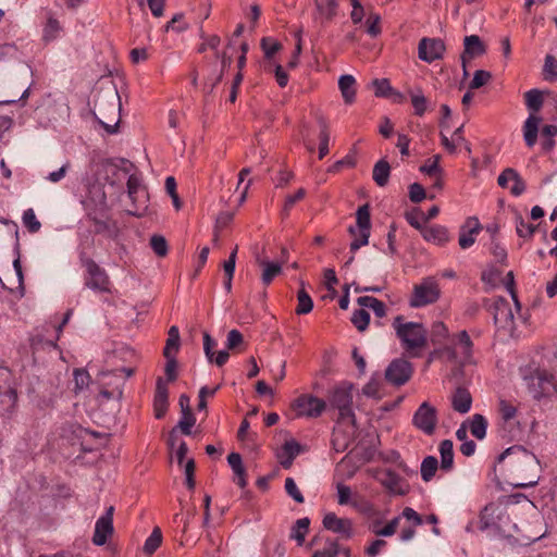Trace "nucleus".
I'll return each mask as SVG.
<instances>
[{"instance_id": "obj_1", "label": "nucleus", "mask_w": 557, "mask_h": 557, "mask_svg": "<svg viewBox=\"0 0 557 557\" xmlns=\"http://www.w3.org/2000/svg\"><path fill=\"white\" fill-rule=\"evenodd\" d=\"M508 459V466L519 474L520 481L513 482L516 487H532L539 481V460L535 455L522 446H511L498 456V462Z\"/></svg>"}, {"instance_id": "obj_2", "label": "nucleus", "mask_w": 557, "mask_h": 557, "mask_svg": "<svg viewBox=\"0 0 557 557\" xmlns=\"http://www.w3.org/2000/svg\"><path fill=\"white\" fill-rule=\"evenodd\" d=\"M392 326L403 348L412 357H418L419 350L424 348L428 343V334L423 324L407 322L403 315H397L394 318Z\"/></svg>"}, {"instance_id": "obj_3", "label": "nucleus", "mask_w": 557, "mask_h": 557, "mask_svg": "<svg viewBox=\"0 0 557 557\" xmlns=\"http://www.w3.org/2000/svg\"><path fill=\"white\" fill-rule=\"evenodd\" d=\"M121 103L117 92L98 95L92 114L108 134H115L121 121Z\"/></svg>"}, {"instance_id": "obj_4", "label": "nucleus", "mask_w": 557, "mask_h": 557, "mask_svg": "<svg viewBox=\"0 0 557 557\" xmlns=\"http://www.w3.org/2000/svg\"><path fill=\"white\" fill-rule=\"evenodd\" d=\"M525 106L530 111L529 116L522 125L523 140L529 148L535 146L542 117L537 114L543 107V92L539 89H531L524 94Z\"/></svg>"}, {"instance_id": "obj_5", "label": "nucleus", "mask_w": 557, "mask_h": 557, "mask_svg": "<svg viewBox=\"0 0 557 557\" xmlns=\"http://www.w3.org/2000/svg\"><path fill=\"white\" fill-rule=\"evenodd\" d=\"M524 381L530 395L536 400L557 396V380L545 369H535L524 376Z\"/></svg>"}, {"instance_id": "obj_6", "label": "nucleus", "mask_w": 557, "mask_h": 557, "mask_svg": "<svg viewBox=\"0 0 557 557\" xmlns=\"http://www.w3.org/2000/svg\"><path fill=\"white\" fill-rule=\"evenodd\" d=\"M81 264L85 268V287L96 293H111V280L107 271L95 260L87 257L85 252L79 256Z\"/></svg>"}, {"instance_id": "obj_7", "label": "nucleus", "mask_w": 557, "mask_h": 557, "mask_svg": "<svg viewBox=\"0 0 557 557\" xmlns=\"http://www.w3.org/2000/svg\"><path fill=\"white\" fill-rule=\"evenodd\" d=\"M352 384L341 382L329 393V405L331 408L338 410L341 420H348L355 424V413L352 411Z\"/></svg>"}, {"instance_id": "obj_8", "label": "nucleus", "mask_w": 557, "mask_h": 557, "mask_svg": "<svg viewBox=\"0 0 557 557\" xmlns=\"http://www.w3.org/2000/svg\"><path fill=\"white\" fill-rule=\"evenodd\" d=\"M371 230L370 207L368 203L358 208L356 212V225L349 226L348 232L352 236L350 251L356 252L368 245Z\"/></svg>"}, {"instance_id": "obj_9", "label": "nucleus", "mask_w": 557, "mask_h": 557, "mask_svg": "<svg viewBox=\"0 0 557 557\" xmlns=\"http://www.w3.org/2000/svg\"><path fill=\"white\" fill-rule=\"evenodd\" d=\"M440 294L437 282L432 277H426L420 284L414 285L409 305L411 308L431 305L440 298Z\"/></svg>"}, {"instance_id": "obj_10", "label": "nucleus", "mask_w": 557, "mask_h": 557, "mask_svg": "<svg viewBox=\"0 0 557 557\" xmlns=\"http://www.w3.org/2000/svg\"><path fill=\"white\" fill-rule=\"evenodd\" d=\"M490 311L493 314L494 323L498 330L505 331L510 336L513 335L516 330L515 313L509 301L499 297L493 301Z\"/></svg>"}, {"instance_id": "obj_11", "label": "nucleus", "mask_w": 557, "mask_h": 557, "mask_svg": "<svg viewBox=\"0 0 557 557\" xmlns=\"http://www.w3.org/2000/svg\"><path fill=\"white\" fill-rule=\"evenodd\" d=\"M293 409L299 417L318 418L326 409V403L313 395L304 394L294 400Z\"/></svg>"}, {"instance_id": "obj_12", "label": "nucleus", "mask_w": 557, "mask_h": 557, "mask_svg": "<svg viewBox=\"0 0 557 557\" xmlns=\"http://www.w3.org/2000/svg\"><path fill=\"white\" fill-rule=\"evenodd\" d=\"M412 424L426 435H432L437 424V411L428 401L422 403L412 417Z\"/></svg>"}, {"instance_id": "obj_13", "label": "nucleus", "mask_w": 557, "mask_h": 557, "mask_svg": "<svg viewBox=\"0 0 557 557\" xmlns=\"http://www.w3.org/2000/svg\"><path fill=\"white\" fill-rule=\"evenodd\" d=\"M412 375V364L403 358L394 359L385 370V379L395 386L406 384Z\"/></svg>"}, {"instance_id": "obj_14", "label": "nucleus", "mask_w": 557, "mask_h": 557, "mask_svg": "<svg viewBox=\"0 0 557 557\" xmlns=\"http://www.w3.org/2000/svg\"><path fill=\"white\" fill-rule=\"evenodd\" d=\"M313 4L312 18L314 25L320 30L337 15L339 0H313Z\"/></svg>"}, {"instance_id": "obj_15", "label": "nucleus", "mask_w": 557, "mask_h": 557, "mask_svg": "<svg viewBox=\"0 0 557 557\" xmlns=\"http://www.w3.org/2000/svg\"><path fill=\"white\" fill-rule=\"evenodd\" d=\"M444 52L445 45L443 40L438 38H422L418 46V55L426 63L442 59Z\"/></svg>"}, {"instance_id": "obj_16", "label": "nucleus", "mask_w": 557, "mask_h": 557, "mask_svg": "<svg viewBox=\"0 0 557 557\" xmlns=\"http://www.w3.org/2000/svg\"><path fill=\"white\" fill-rule=\"evenodd\" d=\"M113 512L114 507L110 506L106 513L96 521L92 543L97 546H102L107 543L108 539L113 533Z\"/></svg>"}, {"instance_id": "obj_17", "label": "nucleus", "mask_w": 557, "mask_h": 557, "mask_svg": "<svg viewBox=\"0 0 557 557\" xmlns=\"http://www.w3.org/2000/svg\"><path fill=\"white\" fill-rule=\"evenodd\" d=\"M322 523L326 530L344 539H350L354 535L352 521L348 518H339L334 512L325 513Z\"/></svg>"}, {"instance_id": "obj_18", "label": "nucleus", "mask_w": 557, "mask_h": 557, "mask_svg": "<svg viewBox=\"0 0 557 557\" xmlns=\"http://www.w3.org/2000/svg\"><path fill=\"white\" fill-rule=\"evenodd\" d=\"M17 399L18 396L14 386L11 384L0 386V416L3 419L10 420L15 414Z\"/></svg>"}, {"instance_id": "obj_19", "label": "nucleus", "mask_w": 557, "mask_h": 557, "mask_svg": "<svg viewBox=\"0 0 557 557\" xmlns=\"http://www.w3.org/2000/svg\"><path fill=\"white\" fill-rule=\"evenodd\" d=\"M255 261L262 270L261 282L265 286L270 285L274 277L282 273V262L270 261L263 251L255 255Z\"/></svg>"}, {"instance_id": "obj_20", "label": "nucleus", "mask_w": 557, "mask_h": 557, "mask_svg": "<svg viewBox=\"0 0 557 557\" xmlns=\"http://www.w3.org/2000/svg\"><path fill=\"white\" fill-rule=\"evenodd\" d=\"M463 53L461 54V63L463 75L467 76V62L471 59L482 55L486 52V48L478 35L466 36L463 39Z\"/></svg>"}, {"instance_id": "obj_21", "label": "nucleus", "mask_w": 557, "mask_h": 557, "mask_svg": "<svg viewBox=\"0 0 557 557\" xmlns=\"http://www.w3.org/2000/svg\"><path fill=\"white\" fill-rule=\"evenodd\" d=\"M503 518L504 510L495 504H488L481 511L479 529L482 531L487 529L498 530L500 528V520Z\"/></svg>"}, {"instance_id": "obj_22", "label": "nucleus", "mask_w": 557, "mask_h": 557, "mask_svg": "<svg viewBox=\"0 0 557 557\" xmlns=\"http://www.w3.org/2000/svg\"><path fill=\"white\" fill-rule=\"evenodd\" d=\"M379 481L393 495L403 496L409 492V484L394 471H385Z\"/></svg>"}, {"instance_id": "obj_23", "label": "nucleus", "mask_w": 557, "mask_h": 557, "mask_svg": "<svg viewBox=\"0 0 557 557\" xmlns=\"http://www.w3.org/2000/svg\"><path fill=\"white\" fill-rule=\"evenodd\" d=\"M169 407V391L163 377H158L153 398V410L157 419H162Z\"/></svg>"}, {"instance_id": "obj_24", "label": "nucleus", "mask_w": 557, "mask_h": 557, "mask_svg": "<svg viewBox=\"0 0 557 557\" xmlns=\"http://www.w3.org/2000/svg\"><path fill=\"white\" fill-rule=\"evenodd\" d=\"M482 226L474 216L467 219L466 223L460 227L458 244L460 248L468 249L475 243V236Z\"/></svg>"}, {"instance_id": "obj_25", "label": "nucleus", "mask_w": 557, "mask_h": 557, "mask_svg": "<svg viewBox=\"0 0 557 557\" xmlns=\"http://www.w3.org/2000/svg\"><path fill=\"white\" fill-rule=\"evenodd\" d=\"M450 403L456 412L465 414L471 409L472 396L467 388L457 387L451 394Z\"/></svg>"}, {"instance_id": "obj_26", "label": "nucleus", "mask_w": 557, "mask_h": 557, "mask_svg": "<svg viewBox=\"0 0 557 557\" xmlns=\"http://www.w3.org/2000/svg\"><path fill=\"white\" fill-rule=\"evenodd\" d=\"M301 446L295 440L286 441L277 453V459L284 469L292 467L294 459L300 454Z\"/></svg>"}, {"instance_id": "obj_27", "label": "nucleus", "mask_w": 557, "mask_h": 557, "mask_svg": "<svg viewBox=\"0 0 557 557\" xmlns=\"http://www.w3.org/2000/svg\"><path fill=\"white\" fill-rule=\"evenodd\" d=\"M422 237L430 243L442 246L449 240V234L446 227L442 225L424 226L421 231Z\"/></svg>"}, {"instance_id": "obj_28", "label": "nucleus", "mask_w": 557, "mask_h": 557, "mask_svg": "<svg viewBox=\"0 0 557 557\" xmlns=\"http://www.w3.org/2000/svg\"><path fill=\"white\" fill-rule=\"evenodd\" d=\"M227 462L233 470V481L242 488L247 485L246 469L243 465L242 456L238 453H231L227 456Z\"/></svg>"}, {"instance_id": "obj_29", "label": "nucleus", "mask_w": 557, "mask_h": 557, "mask_svg": "<svg viewBox=\"0 0 557 557\" xmlns=\"http://www.w3.org/2000/svg\"><path fill=\"white\" fill-rule=\"evenodd\" d=\"M338 88L345 103L351 104L356 99V79L352 75L345 74L338 79Z\"/></svg>"}, {"instance_id": "obj_30", "label": "nucleus", "mask_w": 557, "mask_h": 557, "mask_svg": "<svg viewBox=\"0 0 557 557\" xmlns=\"http://www.w3.org/2000/svg\"><path fill=\"white\" fill-rule=\"evenodd\" d=\"M441 455V469L443 471H450L454 467V445L450 440H444L440 444Z\"/></svg>"}, {"instance_id": "obj_31", "label": "nucleus", "mask_w": 557, "mask_h": 557, "mask_svg": "<svg viewBox=\"0 0 557 557\" xmlns=\"http://www.w3.org/2000/svg\"><path fill=\"white\" fill-rule=\"evenodd\" d=\"M62 29L61 23L52 14H49L42 29V40L45 42L55 40L62 33Z\"/></svg>"}, {"instance_id": "obj_32", "label": "nucleus", "mask_w": 557, "mask_h": 557, "mask_svg": "<svg viewBox=\"0 0 557 557\" xmlns=\"http://www.w3.org/2000/svg\"><path fill=\"white\" fill-rule=\"evenodd\" d=\"M389 174L391 166L386 160L382 159L374 164L372 177L377 186L384 187L388 183Z\"/></svg>"}, {"instance_id": "obj_33", "label": "nucleus", "mask_w": 557, "mask_h": 557, "mask_svg": "<svg viewBox=\"0 0 557 557\" xmlns=\"http://www.w3.org/2000/svg\"><path fill=\"white\" fill-rule=\"evenodd\" d=\"M310 519L305 517L296 520L290 530L289 537L295 540L299 546L304 545L306 534L308 533Z\"/></svg>"}, {"instance_id": "obj_34", "label": "nucleus", "mask_w": 557, "mask_h": 557, "mask_svg": "<svg viewBox=\"0 0 557 557\" xmlns=\"http://www.w3.org/2000/svg\"><path fill=\"white\" fill-rule=\"evenodd\" d=\"M456 341H457V345L459 346V349H460V355H461V358L465 362H470L471 358H472V347H473V343L468 334L467 331H460L457 335H456Z\"/></svg>"}, {"instance_id": "obj_35", "label": "nucleus", "mask_w": 557, "mask_h": 557, "mask_svg": "<svg viewBox=\"0 0 557 557\" xmlns=\"http://www.w3.org/2000/svg\"><path fill=\"white\" fill-rule=\"evenodd\" d=\"M180 348V331L178 327L173 325L169 330V336L166 339L163 355L165 358H175V354Z\"/></svg>"}, {"instance_id": "obj_36", "label": "nucleus", "mask_w": 557, "mask_h": 557, "mask_svg": "<svg viewBox=\"0 0 557 557\" xmlns=\"http://www.w3.org/2000/svg\"><path fill=\"white\" fill-rule=\"evenodd\" d=\"M123 380L117 379V382H115L111 379L109 382L104 383V387L100 391V396L106 399H121L123 396Z\"/></svg>"}, {"instance_id": "obj_37", "label": "nucleus", "mask_w": 557, "mask_h": 557, "mask_svg": "<svg viewBox=\"0 0 557 557\" xmlns=\"http://www.w3.org/2000/svg\"><path fill=\"white\" fill-rule=\"evenodd\" d=\"M357 302L362 308H370L373 310L376 317L383 318L386 314L385 304L372 296H361L357 299Z\"/></svg>"}, {"instance_id": "obj_38", "label": "nucleus", "mask_w": 557, "mask_h": 557, "mask_svg": "<svg viewBox=\"0 0 557 557\" xmlns=\"http://www.w3.org/2000/svg\"><path fill=\"white\" fill-rule=\"evenodd\" d=\"M471 434L478 438L483 440L486 435L487 421L482 414H474L470 420L467 421Z\"/></svg>"}, {"instance_id": "obj_39", "label": "nucleus", "mask_w": 557, "mask_h": 557, "mask_svg": "<svg viewBox=\"0 0 557 557\" xmlns=\"http://www.w3.org/2000/svg\"><path fill=\"white\" fill-rule=\"evenodd\" d=\"M320 125V145H319V159H323L329 153L330 132L329 125L325 119H319Z\"/></svg>"}, {"instance_id": "obj_40", "label": "nucleus", "mask_w": 557, "mask_h": 557, "mask_svg": "<svg viewBox=\"0 0 557 557\" xmlns=\"http://www.w3.org/2000/svg\"><path fill=\"white\" fill-rule=\"evenodd\" d=\"M301 288L297 293L298 305L296 307L297 314H307L313 309V301L310 295L304 288V282L300 283Z\"/></svg>"}, {"instance_id": "obj_41", "label": "nucleus", "mask_w": 557, "mask_h": 557, "mask_svg": "<svg viewBox=\"0 0 557 557\" xmlns=\"http://www.w3.org/2000/svg\"><path fill=\"white\" fill-rule=\"evenodd\" d=\"M438 468V461L434 456H428L422 460L421 463V476L422 480L429 482L433 479Z\"/></svg>"}, {"instance_id": "obj_42", "label": "nucleus", "mask_w": 557, "mask_h": 557, "mask_svg": "<svg viewBox=\"0 0 557 557\" xmlns=\"http://www.w3.org/2000/svg\"><path fill=\"white\" fill-rule=\"evenodd\" d=\"M543 78L547 82H557V59L546 54L543 65Z\"/></svg>"}, {"instance_id": "obj_43", "label": "nucleus", "mask_w": 557, "mask_h": 557, "mask_svg": "<svg viewBox=\"0 0 557 557\" xmlns=\"http://www.w3.org/2000/svg\"><path fill=\"white\" fill-rule=\"evenodd\" d=\"M162 543V533L160 528L156 527L144 544V552L147 555H152Z\"/></svg>"}, {"instance_id": "obj_44", "label": "nucleus", "mask_w": 557, "mask_h": 557, "mask_svg": "<svg viewBox=\"0 0 557 557\" xmlns=\"http://www.w3.org/2000/svg\"><path fill=\"white\" fill-rule=\"evenodd\" d=\"M410 99L414 110V114L418 116H422L428 110V99L420 90L417 92L411 91Z\"/></svg>"}, {"instance_id": "obj_45", "label": "nucleus", "mask_w": 557, "mask_h": 557, "mask_svg": "<svg viewBox=\"0 0 557 557\" xmlns=\"http://www.w3.org/2000/svg\"><path fill=\"white\" fill-rule=\"evenodd\" d=\"M536 230V226L524 221L521 215L516 216V231L518 236L522 238H531Z\"/></svg>"}, {"instance_id": "obj_46", "label": "nucleus", "mask_w": 557, "mask_h": 557, "mask_svg": "<svg viewBox=\"0 0 557 557\" xmlns=\"http://www.w3.org/2000/svg\"><path fill=\"white\" fill-rule=\"evenodd\" d=\"M370 322V314L364 309L356 310L351 317V323L358 331L363 332L367 330Z\"/></svg>"}, {"instance_id": "obj_47", "label": "nucleus", "mask_w": 557, "mask_h": 557, "mask_svg": "<svg viewBox=\"0 0 557 557\" xmlns=\"http://www.w3.org/2000/svg\"><path fill=\"white\" fill-rule=\"evenodd\" d=\"M502 276V272L494 267H488L481 274V280L488 287L494 288L497 286L498 281Z\"/></svg>"}, {"instance_id": "obj_48", "label": "nucleus", "mask_w": 557, "mask_h": 557, "mask_svg": "<svg viewBox=\"0 0 557 557\" xmlns=\"http://www.w3.org/2000/svg\"><path fill=\"white\" fill-rule=\"evenodd\" d=\"M440 159L441 157L438 154L428 159L426 162L420 166V171L429 176L442 174V169L440 168Z\"/></svg>"}, {"instance_id": "obj_49", "label": "nucleus", "mask_w": 557, "mask_h": 557, "mask_svg": "<svg viewBox=\"0 0 557 557\" xmlns=\"http://www.w3.org/2000/svg\"><path fill=\"white\" fill-rule=\"evenodd\" d=\"M261 48L265 58L271 59L277 51L281 50L282 45L271 37H264L261 39Z\"/></svg>"}, {"instance_id": "obj_50", "label": "nucleus", "mask_w": 557, "mask_h": 557, "mask_svg": "<svg viewBox=\"0 0 557 557\" xmlns=\"http://www.w3.org/2000/svg\"><path fill=\"white\" fill-rule=\"evenodd\" d=\"M448 335H449L448 329L443 322L437 321V322L433 323L432 330H431V337H432L433 343L440 344L444 339H446L448 337Z\"/></svg>"}, {"instance_id": "obj_51", "label": "nucleus", "mask_w": 557, "mask_h": 557, "mask_svg": "<svg viewBox=\"0 0 557 557\" xmlns=\"http://www.w3.org/2000/svg\"><path fill=\"white\" fill-rule=\"evenodd\" d=\"M22 220H23L25 227H27V230L30 233H36L41 227V224L37 220L36 214L33 209L25 210L23 213Z\"/></svg>"}, {"instance_id": "obj_52", "label": "nucleus", "mask_w": 557, "mask_h": 557, "mask_svg": "<svg viewBox=\"0 0 557 557\" xmlns=\"http://www.w3.org/2000/svg\"><path fill=\"white\" fill-rule=\"evenodd\" d=\"M499 414L505 422H509L515 419L517 414V408L511 403L500 399L499 400Z\"/></svg>"}, {"instance_id": "obj_53", "label": "nucleus", "mask_w": 557, "mask_h": 557, "mask_svg": "<svg viewBox=\"0 0 557 557\" xmlns=\"http://www.w3.org/2000/svg\"><path fill=\"white\" fill-rule=\"evenodd\" d=\"M150 246L159 257H164L168 253V243L161 235H153L150 238Z\"/></svg>"}, {"instance_id": "obj_54", "label": "nucleus", "mask_w": 557, "mask_h": 557, "mask_svg": "<svg viewBox=\"0 0 557 557\" xmlns=\"http://www.w3.org/2000/svg\"><path fill=\"white\" fill-rule=\"evenodd\" d=\"M196 423V418L194 417L193 412L182 413V417L178 421L177 428L182 431L185 435L191 434V428Z\"/></svg>"}, {"instance_id": "obj_55", "label": "nucleus", "mask_w": 557, "mask_h": 557, "mask_svg": "<svg viewBox=\"0 0 557 557\" xmlns=\"http://www.w3.org/2000/svg\"><path fill=\"white\" fill-rule=\"evenodd\" d=\"M508 173L511 175V182H512L510 193L516 197L522 195L527 188L525 182L522 180V177L516 170H515V172H508Z\"/></svg>"}, {"instance_id": "obj_56", "label": "nucleus", "mask_w": 557, "mask_h": 557, "mask_svg": "<svg viewBox=\"0 0 557 557\" xmlns=\"http://www.w3.org/2000/svg\"><path fill=\"white\" fill-rule=\"evenodd\" d=\"M380 21H381V17L376 13H370L368 15L367 21H366L367 33L371 37H376L381 33Z\"/></svg>"}, {"instance_id": "obj_57", "label": "nucleus", "mask_w": 557, "mask_h": 557, "mask_svg": "<svg viewBox=\"0 0 557 557\" xmlns=\"http://www.w3.org/2000/svg\"><path fill=\"white\" fill-rule=\"evenodd\" d=\"M492 74L484 70H478L474 72L473 78L470 83L471 89H478L490 82Z\"/></svg>"}, {"instance_id": "obj_58", "label": "nucleus", "mask_w": 557, "mask_h": 557, "mask_svg": "<svg viewBox=\"0 0 557 557\" xmlns=\"http://www.w3.org/2000/svg\"><path fill=\"white\" fill-rule=\"evenodd\" d=\"M372 87L376 97H386L392 91V86L386 78H376L372 82Z\"/></svg>"}, {"instance_id": "obj_59", "label": "nucleus", "mask_w": 557, "mask_h": 557, "mask_svg": "<svg viewBox=\"0 0 557 557\" xmlns=\"http://www.w3.org/2000/svg\"><path fill=\"white\" fill-rule=\"evenodd\" d=\"M75 391H82L89 385L90 375L86 370L76 369L74 371Z\"/></svg>"}, {"instance_id": "obj_60", "label": "nucleus", "mask_w": 557, "mask_h": 557, "mask_svg": "<svg viewBox=\"0 0 557 557\" xmlns=\"http://www.w3.org/2000/svg\"><path fill=\"white\" fill-rule=\"evenodd\" d=\"M285 491L286 493L298 504H302L305 498L296 485V482L292 478H287L285 480Z\"/></svg>"}, {"instance_id": "obj_61", "label": "nucleus", "mask_w": 557, "mask_h": 557, "mask_svg": "<svg viewBox=\"0 0 557 557\" xmlns=\"http://www.w3.org/2000/svg\"><path fill=\"white\" fill-rule=\"evenodd\" d=\"M165 189H166L168 194L171 196L172 202H173V206L175 207V209L180 210L182 208V202L176 193V182H175L174 177H172V176L166 177Z\"/></svg>"}, {"instance_id": "obj_62", "label": "nucleus", "mask_w": 557, "mask_h": 557, "mask_svg": "<svg viewBox=\"0 0 557 557\" xmlns=\"http://www.w3.org/2000/svg\"><path fill=\"white\" fill-rule=\"evenodd\" d=\"M188 28L187 23L183 21V14H176L172 17L171 21L165 25V30H174L176 33H182Z\"/></svg>"}, {"instance_id": "obj_63", "label": "nucleus", "mask_w": 557, "mask_h": 557, "mask_svg": "<svg viewBox=\"0 0 557 557\" xmlns=\"http://www.w3.org/2000/svg\"><path fill=\"white\" fill-rule=\"evenodd\" d=\"M350 4L352 7V10L350 12V18L354 24H359L362 22L363 17L366 16L364 8L361 5L359 0H349Z\"/></svg>"}, {"instance_id": "obj_64", "label": "nucleus", "mask_w": 557, "mask_h": 557, "mask_svg": "<svg viewBox=\"0 0 557 557\" xmlns=\"http://www.w3.org/2000/svg\"><path fill=\"white\" fill-rule=\"evenodd\" d=\"M338 553V544L335 541H332L327 542L323 549L314 552L312 557H336Z\"/></svg>"}]
</instances>
